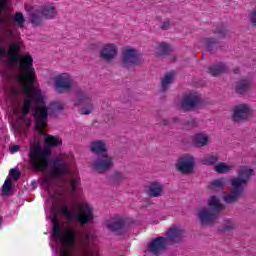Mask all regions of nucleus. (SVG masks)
<instances>
[{"label": "nucleus", "mask_w": 256, "mask_h": 256, "mask_svg": "<svg viewBox=\"0 0 256 256\" xmlns=\"http://www.w3.org/2000/svg\"><path fill=\"white\" fill-rule=\"evenodd\" d=\"M30 23H32L34 27H39V25L43 23V14L39 11L32 12L30 15Z\"/></svg>", "instance_id": "obj_33"}, {"label": "nucleus", "mask_w": 256, "mask_h": 256, "mask_svg": "<svg viewBox=\"0 0 256 256\" xmlns=\"http://www.w3.org/2000/svg\"><path fill=\"white\" fill-rule=\"evenodd\" d=\"M16 64L22 74L17 76V82L22 83L23 93L27 97H32L36 101H41V93L35 91V81L37 74L35 73V67H33V56L31 54H19L16 56Z\"/></svg>", "instance_id": "obj_1"}, {"label": "nucleus", "mask_w": 256, "mask_h": 256, "mask_svg": "<svg viewBox=\"0 0 256 256\" xmlns=\"http://www.w3.org/2000/svg\"><path fill=\"white\" fill-rule=\"evenodd\" d=\"M52 107L55 111H63V104H61L60 102L52 103Z\"/></svg>", "instance_id": "obj_46"}, {"label": "nucleus", "mask_w": 256, "mask_h": 256, "mask_svg": "<svg viewBox=\"0 0 256 256\" xmlns=\"http://www.w3.org/2000/svg\"><path fill=\"white\" fill-rule=\"evenodd\" d=\"M201 105V97L196 92H190L183 96L181 107L183 111H193Z\"/></svg>", "instance_id": "obj_12"}, {"label": "nucleus", "mask_w": 256, "mask_h": 256, "mask_svg": "<svg viewBox=\"0 0 256 256\" xmlns=\"http://www.w3.org/2000/svg\"><path fill=\"white\" fill-rule=\"evenodd\" d=\"M59 211L66 217L69 223H73V221L76 220L82 227H84V225H89V223L95 219L93 207L85 202L78 204L77 213H73V211L69 210L67 203H62L59 206Z\"/></svg>", "instance_id": "obj_2"}, {"label": "nucleus", "mask_w": 256, "mask_h": 256, "mask_svg": "<svg viewBox=\"0 0 256 256\" xmlns=\"http://www.w3.org/2000/svg\"><path fill=\"white\" fill-rule=\"evenodd\" d=\"M54 85L57 93H67L73 87V77L68 73H62L54 78Z\"/></svg>", "instance_id": "obj_9"}, {"label": "nucleus", "mask_w": 256, "mask_h": 256, "mask_svg": "<svg viewBox=\"0 0 256 256\" xmlns=\"http://www.w3.org/2000/svg\"><path fill=\"white\" fill-rule=\"evenodd\" d=\"M168 244L167 238L163 236L157 237L148 244V251L152 253V255H161V253L167 249Z\"/></svg>", "instance_id": "obj_14"}, {"label": "nucleus", "mask_w": 256, "mask_h": 256, "mask_svg": "<svg viewBox=\"0 0 256 256\" xmlns=\"http://www.w3.org/2000/svg\"><path fill=\"white\" fill-rule=\"evenodd\" d=\"M52 235L59 239L62 247L65 249L61 252L60 256H71L69 249L75 247L77 243V232L72 228H66L61 232V223H59V219L55 216L52 218Z\"/></svg>", "instance_id": "obj_3"}, {"label": "nucleus", "mask_w": 256, "mask_h": 256, "mask_svg": "<svg viewBox=\"0 0 256 256\" xmlns=\"http://www.w3.org/2000/svg\"><path fill=\"white\" fill-rule=\"evenodd\" d=\"M250 21L254 27H256V10L251 12L250 14Z\"/></svg>", "instance_id": "obj_47"}, {"label": "nucleus", "mask_w": 256, "mask_h": 256, "mask_svg": "<svg viewBox=\"0 0 256 256\" xmlns=\"http://www.w3.org/2000/svg\"><path fill=\"white\" fill-rule=\"evenodd\" d=\"M216 173H229L231 171V166L226 163H219L215 166Z\"/></svg>", "instance_id": "obj_40"}, {"label": "nucleus", "mask_w": 256, "mask_h": 256, "mask_svg": "<svg viewBox=\"0 0 256 256\" xmlns=\"http://www.w3.org/2000/svg\"><path fill=\"white\" fill-rule=\"evenodd\" d=\"M41 13L44 19H55L57 17V8L55 6H44L41 9Z\"/></svg>", "instance_id": "obj_30"}, {"label": "nucleus", "mask_w": 256, "mask_h": 256, "mask_svg": "<svg viewBox=\"0 0 256 256\" xmlns=\"http://www.w3.org/2000/svg\"><path fill=\"white\" fill-rule=\"evenodd\" d=\"M29 111H30V110H27V109H25V108H22V119H25V116H26V115H29Z\"/></svg>", "instance_id": "obj_49"}, {"label": "nucleus", "mask_w": 256, "mask_h": 256, "mask_svg": "<svg viewBox=\"0 0 256 256\" xmlns=\"http://www.w3.org/2000/svg\"><path fill=\"white\" fill-rule=\"evenodd\" d=\"M219 161L217 155H208L202 159L203 165H215Z\"/></svg>", "instance_id": "obj_38"}, {"label": "nucleus", "mask_w": 256, "mask_h": 256, "mask_svg": "<svg viewBox=\"0 0 256 256\" xmlns=\"http://www.w3.org/2000/svg\"><path fill=\"white\" fill-rule=\"evenodd\" d=\"M234 73L237 75L239 73V68L234 69Z\"/></svg>", "instance_id": "obj_53"}, {"label": "nucleus", "mask_w": 256, "mask_h": 256, "mask_svg": "<svg viewBox=\"0 0 256 256\" xmlns=\"http://www.w3.org/2000/svg\"><path fill=\"white\" fill-rule=\"evenodd\" d=\"M233 229H235V222L231 221V220H227L223 225H222V229L221 231H223V233H227L229 231H233Z\"/></svg>", "instance_id": "obj_42"}, {"label": "nucleus", "mask_w": 256, "mask_h": 256, "mask_svg": "<svg viewBox=\"0 0 256 256\" xmlns=\"http://www.w3.org/2000/svg\"><path fill=\"white\" fill-rule=\"evenodd\" d=\"M219 218V215L204 207L198 211V219L201 225H213Z\"/></svg>", "instance_id": "obj_18"}, {"label": "nucleus", "mask_w": 256, "mask_h": 256, "mask_svg": "<svg viewBox=\"0 0 256 256\" xmlns=\"http://www.w3.org/2000/svg\"><path fill=\"white\" fill-rule=\"evenodd\" d=\"M117 53H119V48H117V45L113 43L105 44L100 49V59L106 63H111V61L117 57Z\"/></svg>", "instance_id": "obj_15"}, {"label": "nucleus", "mask_w": 256, "mask_h": 256, "mask_svg": "<svg viewBox=\"0 0 256 256\" xmlns=\"http://www.w3.org/2000/svg\"><path fill=\"white\" fill-rule=\"evenodd\" d=\"M227 71H229V67L222 62L208 67V73L212 77H219V75H223V73H227Z\"/></svg>", "instance_id": "obj_25"}, {"label": "nucleus", "mask_w": 256, "mask_h": 256, "mask_svg": "<svg viewBox=\"0 0 256 256\" xmlns=\"http://www.w3.org/2000/svg\"><path fill=\"white\" fill-rule=\"evenodd\" d=\"M124 179H127L125 174L116 171V172H114V174L111 178V181H112V183H121V181H124Z\"/></svg>", "instance_id": "obj_41"}, {"label": "nucleus", "mask_w": 256, "mask_h": 256, "mask_svg": "<svg viewBox=\"0 0 256 256\" xmlns=\"http://www.w3.org/2000/svg\"><path fill=\"white\" fill-rule=\"evenodd\" d=\"M19 151V145H14L11 147V153H17Z\"/></svg>", "instance_id": "obj_50"}, {"label": "nucleus", "mask_w": 256, "mask_h": 256, "mask_svg": "<svg viewBox=\"0 0 256 256\" xmlns=\"http://www.w3.org/2000/svg\"><path fill=\"white\" fill-rule=\"evenodd\" d=\"M7 1L9 0H0V23H11V20L13 19V17L11 16V14H2L3 10H5V7L7 6Z\"/></svg>", "instance_id": "obj_31"}, {"label": "nucleus", "mask_w": 256, "mask_h": 256, "mask_svg": "<svg viewBox=\"0 0 256 256\" xmlns=\"http://www.w3.org/2000/svg\"><path fill=\"white\" fill-rule=\"evenodd\" d=\"M9 175L12 177V179H14L15 181H17L20 177H21V171L16 169V168H12L10 170Z\"/></svg>", "instance_id": "obj_44"}, {"label": "nucleus", "mask_w": 256, "mask_h": 256, "mask_svg": "<svg viewBox=\"0 0 256 256\" xmlns=\"http://www.w3.org/2000/svg\"><path fill=\"white\" fill-rule=\"evenodd\" d=\"M177 121H179L178 118H173V119H172V123H177Z\"/></svg>", "instance_id": "obj_52"}, {"label": "nucleus", "mask_w": 256, "mask_h": 256, "mask_svg": "<svg viewBox=\"0 0 256 256\" xmlns=\"http://www.w3.org/2000/svg\"><path fill=\"white\" fill-rule=\"evenodd\" d=\"M170 121L169 120H163L162 121V125L165 127L167 125H169Z\"/></svg>", "instance_id": "obj_51"}, {"label": "nucleus", "mask_w": 256, "mask_h": 256, "mask_svg": "<svg viewBox=\"0 0 256 256\" xmlns=\"http://www.w3.org/2000/svg\"><path fill=\"white\" fill-rule=\"evenodd\" d=\"M208 209L219 216L221 211L225 209V206L221 204L217 196H211L208 200Z\"/></svg>", "instance_id": "obj_24"}, {"label": "nucleus", "mask_w": 256, "mask_h": 256, "mask_svg": "<svg viewBox=\"0 0 256 256\" xmlns=\"http://www.w3.org/2000/svg\"><path fill=\"white\" fill-rule=\"evenodd\" d=\"M93 94L91 92L79 90L76 92V99L74 105L76 107H81L79 110L80 115H91L95 107L93 106Z\"/></svg>", "instance_id": "obj_5"}, {"label": "nucleus", "mask_w": 256, "mask_h": 256, "mask_svg": "<svg viewBox=\"0 0 256 256\" xmlns=\"http://www.w3.org/2000/svg\"><path fill=\"white\" fill-rule=\"evenodd\" d=\"M148 197H161L163 195V185L159 182H152L147 189Z\"/></svg>", "instance_id": "obj_26"}, {"label": "nucleus", "mask_w": 256, "mask_h": 256, "mask_svg": "<svg viewBox=\"0 0 256 256\" xmlns=\"http://www.w3.org/2000/svg\"><path fill=\"white\" fill-rule=\"evenodd\" d=\"M176 168L183 175H191L195 169V158L191 155L180 157L176 163Z\"/></svg>", "instance_id": "obj_11"}, {"label": "nucleus", "mask_w": 256, "mask_h": 256, "mask_svg": "<svg viewBox=\"0 0 256 256\" xmlns=\"http://www.w3.org/2000/svg\"><path fill=\"white\" fill-rule=\"evenodd\" d=\"M90 151L94 153V155H104L107 153V144L103 140H94L90 144Z\"/></svg>", "instance_id": "obj_23"}, {"label": "nucleus", "mask_w": 256, "mask_h": 256, "mask_svg": "<svg viewBox=\"0 0 256 256\" xmlns=\"http://www.w3.org/2000/svg\"><path fill=\"white\" fill-rule=\"evenodd\" d=\"M21 49V43L16 42L9 46L8 50L6 47L0 44V63H3L5 57H9L10 65H17V55H22L19 53Z\"/></svg>", "instance_id": "obj_7"}, {"label": "nucleus", "mask_w": 256, "mask_h": 256, "mask_svg": "<svg viewBox=\"0 0 256 256\" xmlns=\"http://www.w3.org/2000/svg\"><path fill=\"white\" fill-rule=\"evenodd\" d=\"M184 129H191V127H197V121L195 118H190L186 120L183 124Z\"/></svg>", "instance_id": "obj_43"}, {"label": "nucleus", "mask_w": 256, "mask_h": 256, "mask_svg": "<svg viewBox=\"0 0 256 256\" xmlns=\"http://www.w3.org/2000/svg\"><path fill=\"white\" fill-rule=\"evenodd\" d=\"M44 143L48 145V147H59V145H63V140H61L59 136L47 135L44 139Z\"/></svg>", "instance_id": "obj_32"}, {"label": "nucleus", "mask_w": 256, "mask_h": 256, "mask_svg": "<svg viewBox=\"0 0 256 256\" xmlns=\"http://www.w3.org/2000/svg\"><path fill=\"white\" fill-rule=\"evenodd\" d=\"M79 183H81V179L79 177L71 178L70 185L72 187V191L77 190V185H79Z\"/></svg>", "instance_id": "obj_45"}, {"label": "nucleus", "mask_w": 256, "mask_h": 256, "mask_svg": "<svg viewBox=\"0 0 256 256\" xmlns=\"http://www.w3.org/2000/svg\"><path fill=\"white\" fill-rule=\"evenodd\" d=\"M194 147H205L209 143V136L206 133H198L192 139Z\"/></svg>", "instance_id": "obj_28"}, {"label": "nucleus", "mask_w": 256, "mask_h": 256, "mask_svg": "<svg viewBox=\"0 0 256 256\" xmlns=\"http://www.w3.org/2000/svg\"><path fill=\"white\" fill-rule=\"evenodd\" d=\"M170 26L171 24L169 23V21H165L162 23L161 29H163L164 31H167V29H169Z\"/></svg>", "instance_id": "obj_48"}, {"label": "nucleus", "mask_w": 256, "mask_h": 256, "mask_svg": "<svg viewBox=\"0 0 256 256\" xmlns=\"http://www.w3.org/2000/svg\"><path fill=\"white\" fill-rule=\"evenodd\" d=\"M14 21L15 23H17L20 29H23V27H25V16H23V13L16 12L14 15Z\"/></svg>", "instance_id": "obj_37"}, {"label": "nucleus", "mask_w": 256, "mask_h": 256, "mask_svg": "<svg viewBox=\"0 0 256 256\" xmlns=\"http://www.w3.org/2000/svg\"><path fill=\"white\" fill-rule=\"evenodd\" d=\"M122 63L124 67H131L132 65H139L141 63V57L137 50L130 48L123 52Z\"/></svg>", "instance_id": "obj_16"}, {"label": "nucleus", "mask_w": 256, "mask_h": 256, "mask_svg": "<svg viewBox=\"0 0 256 256\" xmlns=\"http://www.w3.org/2000/svg\"><path fill=\"white\" fill-rule=\"evenodd\" d=\"M184 230L179 227H172L166 232L167 243H181Z\"/></svg>", "instance_id": "obj_21"}, {"label": "nucleus", "mask_w": 256, "mask_h": 256, "mask_svg": "<svg viewBox=\"0 0 256 256\" xmlns=\"http://www.w3.org/2000/svg\"><path fill=\"white\" fill-rule=\"evenodd\" d=\"M69 170L67 169V164L61 162L60 159L53 160L52 170L50 171L51 177L57 179L61 175H67Z\"/></svg>", "instance_id": "obj_20"}, {"label": "nucleus", "mask_w": 256, "mask_h": 256, "mask_svg": "<svg viewBox=\"0 0 256 256\" xmlns=\"http://www.w3.org/2000/svg\"><path fill=\"white\" fill-rule=\"evenodd\" d=\"M173 79H175V70L166 73V75L161 81V91L164 92L168 90L171 83H173Z\"/></svg>", "instance_id": "obj_29"}, {"label": "nucleus", "mask_w": 256, "mask_h": 256, "mask_svg": "<svg viewBox=\"0 0 256 256\" xmlns=\"http://www.w3.org/2000/svg\"><path fill=\"white\" fill-rule=\"evenodd\" d=\"M233 190L224 196V202H226L228 205H231L233 203H237L239 201V197L243 195V192L245 191V187H239V186H232Z\"/></svg>", "instance_id": "obj_22"}, {"label": "nucleus", "mask_w": 256, "mask_h": 256, "mask_svg": "<svg viewBox=\"0 0 256 256\" xmlns=\"http://www.w3.org/2000/svg\"><path fill=\"white\" fill-rule=\"evenodd\" d=\"M9 34H10V36H11V35H13V32H12V31H9Z\"/></svg>", "instance_id": "obj_54"}, {"label": "nucleus", "mask_w": 256, "mask_h": 256, "mask_svg": "<svg viewBox=\"0 0 256 256\" xmlns=\"http://www.w3.org/2000/svg\"><path fill=\"white\" fill-rule=\"evenodd\" d=\"M158 56L165 57L171 53V46L165 42H161L158 44Z\"/></svg>", "instance_id": "obj_34"}, {"label": "nucleus", "mask_w": 256, "mask_h": 256, "mask_svg": "<svg viewBox=\"0 0 256 256\" xmlns=\"http://www.w3.org/2000/svg\"><path fill=\"white\" fill-rule=\"evenodd\" d=\"M27 98L24 99V104L22 109H27L28 111H31V107L33 106V101L31 99H33L34 101H37V103H43V97L41 96V100H36L35 98L31 97V96H27Z\"/></svg>", "instance_id": "obj_35"}, {"label": "nucleus", "mask_w": 256, "mask_h": 256, "mask_svg": "<svg viewBox=\"0 0 256 256\" xmlns=\"http://www.w3.org/2000/svg\"><path fill=\"white\" fill-rule=\"evenodd\" d=\"M49 155L51 151L41 148L39 142H33L30 145L28 161L34 171H45L49 167Z\"/></svg>", "instance_id": "obj_4"}, {"label": "nucleus", "mask_w": 256, "mask_h": 256, "mask_svg": "<svg viewBox=\"0 0 256 256\" xmlns=\"http://www.w3.org/2000/svg\"><path fill=\"white\" fill-rule=\"evenodd\" d=\"M249 115H251V107L247 104H240L234 107L232 119L235 122L245 121Z\"/></svg>", "instance_id": "obj_19"}, {"label": "nucleus", "mask_w": 256, "mask_h": 256, "mask_svg": "<svg viewBox=\"0 0 256 256\" xmlns=\"http://www.w3.org/2000/svg\"><path fill=\"white\" fill-rule=\"evenodd\" d=\"M12 189H13V182L11 181V179H6L2 186V194L10 195Z\"/></svg>", "instance_id": "obj_36"}, {"label": "nucleus", "mask_w": 256, "mask_h": 256, "mask_svg": "<svg viewBox=\"0 0 256 256\" xmlns=\"http://www.w3.org/2000/svg\"><path fill=\"white\" fill-rule=\"evenodd\" d=\"M213 33L216 38L209 37L205 39V47L210 53H213V51L217 49L219 39H223L227 35V30L225 29V26H219L213 30Z\"/></svg>", "instance_id": "obj_10"}, {"label": "nucleus", "mask_w": 256, "mask_h": 256, "mask_svg": "<svg viewBox=\"0 0 256 256\" xmlns=\"http://www.w3.org/2000/svg\"><path fill=\"white\" fill-rule=\"evenodd\" d=\"M113 157L105 154L97 156V159L93 162L92 168L98 173H107L113 169Z\"/></svg>", "instance_id": "obj_8"}, {"label": "nucleus", "mask_w": 256, "mask_h": 256, "mask_svg": "<svg viewBox=\"0 0 256 256\" xmlns=\"http://www.w3.org/2000/svg\"><path fill=\"white\" fill-rule=\"evenodd\" d=\"M251 85H253V80L250 78L242 79L237 82L235 91L238 95H243V93H247L251 89Z\"/></svg>", "instance_id": "obj_27"}, {"label": "nucleus", "mask_w": 256, "mask_h": 256, "mask_svg": "<svg viewBox=\"0 0 256 256\" xmlns=\"http://www.w3.org/2000/svg\"><path fill=\"white\" fill-rule=\"evenodd\" d=\"M107 229L114 235H124L127 231V220L123 218L112 219L107 223Z\"/></svg>", "instance_id": "obj_17"}, {"label": "nucleus", "mask_w": 256, "mask_h": 256, "mask_svg": "<svg viewBox=\"0 0 256 256\" xmlns=\"http://www.w3.org/2000/svg\"><path fill=\"white\" fill-rule=\"evenodd\" d=\"M253 175H255L253 169L242 166L238 172V177L231 180L232 187H243Z\"/></svg>", "instance_id": "obj_13"}, {"label": "nucleus", "mask_w": 256, "mask_h": 256, "mask_svg": "<svg viewBox=\"0 0 256 256\" xmlns=\"http://www.w3.org/2000/svg\"><path fill=\"white\" fill-rule=\"evenodd\" d=\"M225 187V184L223 183V180L221 179H217V180H213L209 186H208V189H211V190H215V189H224Z\"/></svg>", "instance_id": "obj_39"}, {"label": "nucleus", "mask_w": 256, "mask_h": 256, "mask_svg": "<svg viewBox=\"0 0 256 256\" xmlns=\"http://www.w3.org/2000/svg\"><path fill=\"white\" fill-rule=\"evenodd\" d=\"M35 127L39 135H45V129H47V119L49 117V110L45 103L42 102L40 106L35 109Z\"/></svg>", "instance_id": "obj_6"}]
</instances>
